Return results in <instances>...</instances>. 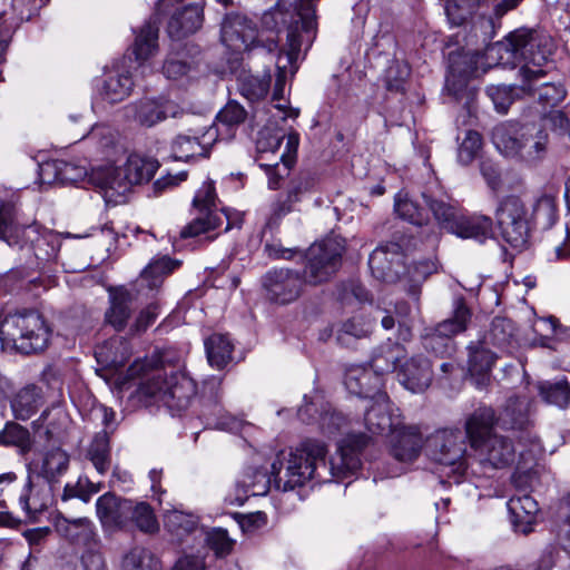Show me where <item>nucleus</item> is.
<instances>
[{
    "instance_id": "nucleus-52",
    "label": "nucleus",
    "mask_w": 570,
    "mask_h": 570,
    "mask_svg": "<svg viewBox=\"0 0 570 570\" xmlns=\"http://www.w3.org/2000/svg\"><path fill=\"white\" fill-rule=\"evenodd\" d=\"M136 120L145 127H153L164 120L160 96L157 98H144L134 106Z\"/></svg>"
},
{
    "instance_id": "nucleus-10",
    "label": "nucleus",
    "mask_w": 570,
    "mask_h": 570,
    "mask_svg": "<svg viewBox=\"0 0 570 570\" xmlns=\"http://www.w3.org/2000/svg\"><path fill=\"white\" fill-rule=\"evenodd\" d=\"M344 247L334 239L312 244L302 252L304 268L301 275L308 286L325 284L336 274L342 264Z\"/></svg>"
},
{
    "instance_id": "nucleus-46",
    "label": "nucleus",
    "mask_w": 570,
    "mask_h": 570,
    "mask_svg": "<svg viewBox=\"0 0 570 570\" xmlns=\"http://www.w3.org/2000/svg\"><path fill=\"white\" fill-rule=\"evenodd\" d=\"M532 226L539 225L542 229L550 228L558 219L557 198L552 195L540 196L530 212Z\"/></svg>"
},
{
    "instance_id": "nucleus-28",
    "label": "nucleus",
    "mask_w": 570,
    "mask_h": 570,
    "mask_svg": "<svg viewBox=\"0 0 570 570\" xmlns=\"http://www.w3.org/2000/svg\"><path fill=\"white\" fill-rule=\"evenodd\" d=\"M134 82L128 72L110 71L96 83L100 98L109 104H117L127 98Z\"/></svg>"
},
{
    "instance_id": "nucleus-11",
    "label": "nucleus",
    "mask_w": 570,
    "mask_h": 570,
    "mask_svg": "<svg viewBox=\"0 0 570 570\" xmlns=\"http://www.w3.org/2000/svg\"><path fill=\"white\" fill-rule=\"evenodd\" d=\"M262 286L268 302L285 306L301 298L308 285L301 269L282 267L266 272L262 277Z\"/></svg>"
},
{
    "instance_id": "nucleus-16",
    "label": "nucleus",
    "mask_w": 570,
    "mask_h": 570,
    "mask_svg": "<svg viewBox=\"0 0 570 570\" xmlns=\"http://www.w3.org/2000/svg\"><path fill=\"white\" fill-rule=\"evenodd\" d=\"M494 424L507 431L520 432L531 439L533 421L530 415V401L525 396L513 395L507 399Z\"/></svg>"
},
{
    "instance_id": "nucleus-51",
    "label": "nucleus",
    "mask_w": 570,
    "mask_h": 570,
    "mask_svg": "<svg viewBox=\"0 0 570 570\" xmlns=\"http://www.w3.org/2000/svg\"><path fill=\"white\" fill-rule=\"evenodd\" d=\"M124 570H160L158 558L148 549L135 547L122 559Z\"/></svg>"
},
{
    "instance_id": "nucleus-62",
    "label": "nucleus",
    "mask_w": 570,
    "mask_h": 570,
    "mask_svg": "<svg viewBox=\"0 0 570 570\" xmlns=\"http://www.w3.org/2000/svg\"><path fill=\"white\" fill-rule=\"evenodd\" d=\"M482 146V137L475 130H468L458 149V160L462 165H469L476 157Z\"/></svg>"
},
{
    "instance_id": "nucleus-12",
    "label": "nucleus",
    "mask_w": 570,
    "mask_h": 570,
    "mask_svg": "<svg viewBox=\"0 0 570 570\" xmlns=\"http://www.w3.org/2000/svg\"><path fill=\"white\" fill-rule=\"evenodd\" d=\"M161 360L157 355L136 360L128 368L130 377L140 376L137 393L146 404L161 402V394L167 387L168 377L161 368Z\"/></svg>"
},
{
    "instance_id": "nucleus-55",
    "label": "nucleus",
    "mask_w": 570,
    "mask_h": 570,
    "mask_svg": "<svg viewBox=\"0 0 570 570\" xmlns=\"http://www.w3.org/2000/svg\"><path fill=\"white\" fill-rule=\"evenodd\" d=\"M131 507L129 524L134 523L142 532L153 533L158 530V522L154 510L147 502L131 501Z\"/></svg>"
},
{
    "instance_id": "nucleus-30",
    "label": "nucleus",
    "mask_w": 570,
    "mask_h": 570,
    "mask_svg": "<svg viewBox=\"0 0 570 570\" xmlns=\"http://www.w3.org/2000/svg\"><path fill=\"white\" fill-rule=\"evenodd\" d=\"M493 228V219L487 215H462L456 222L452 234L460 238H471L483 243L490 237Z\"/></svg>"
},
{
    "instance_id": "nucleus-56",
    "label": "nucleus",
    "mask_w": 570,
    "mask_h": 570,
    "mask_svg": "<svg viewBox=\"0 0 570 570\" xmlns=\"http://www.w3.org/2000/svg\"><path fill=\"white\" fill-rule=\"evenodd\" d=\"M120 171L121 167H115L107 169L104 175L101 188L108 200L115 196H125L132 187L128 179H124Z\"/></svg>"
},
{
    "instance_id": "nucleus-22",
    "label": "nucleus",
    "mask_w": 570,
    "mask_h": 570,
    "mask_svg": "<svg viewBox=\"0 0 570 570\" xmlns=\"http://www.w3.org/2000/svg\"><path fill=\"white\" fill-rule=\"evenodd\" d=\"M399 381L405 389L417 393L425 391L432 380V364L424 355H415L401 365Z\"/></svg>"
},
{
    "instance_id": "nucleus-5",
    "label": "nucleus",
    "mask_w": 570,
    "mask_h": 570,
    "mask_svg": "<svg viewBox=\"0 0 570 570\" xmlns=\"http://www.w3.org/2000/svg\"><path fill=\"white\" fill-rule=\"evenodd\" d=\"M492 142L504 157L535 165L548 153L549 135L538 124L501 122L492 130Z\"/></svg>"
},
{
    "instance_id": "nucleus-6",
    "label": "nucleus",
    "mask_w": 570,
    "mask_h": 570,
    "mask_svg": "<svg viewBox=\"0 0 570 570\" xmlns=\"http://www.w3.org/2000/svg\"><path fill=\"white\" fill-rule=\"evenodd\" d=\"M495 224L501 238L512 248H527L533 229L527 204L515 195L500 200L494 212Z\"/></svg>"
},
{
    "instance_id": "nucleus-54",
    "label": "nucleus",
    "mask_w": 570,
    "mask_h": 570,
    "mask_svg": "<svg viewBox=\"0 0 570 570\" xmlns=\"http://www.w3.org/2000/svg\"><path fill=\"white\" fill-rule=\"evenodd\" d=\"M247 115L238 101L229 100L216 116L217 126L226 127L227 132L233 137L235 129L246 120Z\"/></svg>"
},
{
    "instance_id": "nucleus-1",
    "label": "nucleus",
    "mask_w": 570,
    "mask_h": 570,
    "mask_svg": "<svg viewBox=\"0 0 570 570\" xmlns=\"http://www.w3.org/2000/svg\"><path fill=\"white\" fill-rule=\"evenodd\" d=\"M372 439L363 433L348 434L340 445V464L326 463V445L316 440H305L287 455L277 454L272 463L271 474L258 468H248L242 484L253 495L268 492L273 484L276 490L287 492L316 480L328 481V476L346 478L354 474L362 464L361 454Z\"/></svg>"
},
{
    "instance_id": "nucleus-57",
    "label": "nucleus",
    "mask_w": 570,
    "mask_h": 570,
    "mask_svg": "<svg viewBox=\"0 0 570 570\" xmlns=\"http://www.w3.org/2000/svg\"><path fill=\"white\" fill-rule=\"evenodd\" d=\"M481 0H445V13L453 26H462L479 7Z\"/></svg>"
},
{
    "instance_id": "nucleus-45",
    "label": "nucleus",
    "mask_w": 570,
    "mask_h": 570,
    "mask_svg": "<svg viewBox=\"0 0 570 570\" xmlns=\"http://www.w3.org/2000/svg\"><path fill=\"white\" fill-rule=\"evenodd\" d=\"M482 340L489 345L491 344L501 348L511 346L515 342L514 323L507 317H494L489 332Z\"/></svg>"
},
{
    "instance_id": "nucleus-23",
    "label": "nucleus",
    "mask_w": 570,
    "mask_h": 570,
    "mask_svg": "<svg viewBox=\"0 0 570 570\" xmlns=\"http://www.w3.org/2000/svg\"><path fill=\"white\" fill-rule=\"evenodd\" d=\"M391 454L399 461L411 462L415 460L423 445V439L417 428L399 426L392 432Z\"/></svg>"
},
{
    "instance_id": "nucleus-36",
    "label": "nucleus",
    "mask_w": 570,
    "mask_h": 570,
    "mask_svg": "<svg viewBox=\"0 0 570 570\" xmlns=\"http://www.w3.org/2000/svg\"><path fill=\"white\" fill-rule=\"evenodd\" d=\"M179 265V261L171 259L169 256L157 258L141 272L138 285L153 291L157 289L161 286L164 277L173 273Z\"/></svg>"
},
{
    "instance_id": "nucleus-53",
    "label": "nucleus",
    "mask_w": 570,
    "mask_h": 570,
    "mask_svg": "<svg viewBox=\"0 0 570 570\" xmlns=\"http://www.w3.org/2000/svg\"><path fill=\"white\" fill-rule=\"evenodd\" d=\"M200 415L205 420L206 426L209 429L233 430L236 425V421L225 414L217 399L205 403Z\"/></svg>"
},
{
    "instance_id": "nucleus-19",
    "label": "nucleus",
    "mask_w": 570,
    "mask_h": 570,
    "mask_svg": "<svg viewBox=\"0 0 570 570\" xmlns=\"http://www.w3.org/2000/svg\"><path fill=\"white\" fill-rule=\"evenodd\" d=\"M519 75L523 80L522 90L529 92L538 91V99L546 106L554 107L566 98L563 86L552 82L539 83L546 72L542 68L532 69L529 66H522Z\"/></svg>"
},
{
    "instance_id": "nucleus-60",
    "label": "nucleus",
    "mask_w": 570,
    "mask_h": 570,
    "mask_svg": "<svg viewBox=\"0 0 570 570\" xmlns=\"http://www.w3.org/2000/svg\"><path fill=\"white\" fill-rule=\"evenodd\" d=\"M166 525L178 538H183L196 531L198 518L193 514L174 511L167 517Z\"/></svg>"
},
{
    "instance_id": "nucleus-34",
    "label": "nucleus",
    "mask_w": 570,
    "mask_h": 570,
    "mask_svg": "<svg viewBox=\"0 0 570 570\" xmlns=\"http://www.w3.org/2000/svg\"><path fill=\"white\" fill-rule=\"evenodd\" d=\"M272 76L269 70L255 76L243 71L237 77L239 94L250 102H256L266 97L271 87Z\"/></svg>"
},
{
    "instance_id": "nucleus-17",
    "label": "nucleus",
    "mask_w": 570,
    "mask_h": 570,
    "mask_svg": "<svg viewBox=\"0 0 570 570\" xmlns=\"http://www.w3.org/2000/svg\"><path fill=\"white\" fill-rule=\"evenodd\" d=\"M130 499L107 492L96 502L97 515L102 527L108 529H122L129 524V514L132 511Z\"/></svg>"
},
{
    "instance_id": "nucleus-58",
    "label": "nucleus",
    "mask_w": 570,
    "mask_h": 570,
    "mask_svg": "<svg viewBox=\"0 0 570 570\" xmlns=\"http://www.w3.org/2000/svg\"><path fill=\"white\" fill-rule=\"evenodd\" d=\"M205 541L207 547L214 551L218 558L228 556L235 544V541L229 538L227 530L223 528H213L206 532Z\"/></svg>"
},
{
    "instance_id": "nucleus-25",
    "label": "nucleus",
    "mask_w": 570,
    "mask_h": 570,
    "mask_svg": "<svg viewBox=\"0 0 570 570\" xmlns=\"http://www.w3.org/2000/svg\"><path fill=\"white\" fill-rule=\"evenodd\" d=\"M203 7L191 3L178 9L169 19L167 32L171 39H181L196 32L203 24Z\"/></svg>"
},
{
    "instance_id": "nucleus-31",
    "label": "nucleus",
    "mask_w": 570,
    "mask_h": 570,
    "mask_svg": "<svg viewBox=\"0 0 570 570\" xmlns=\"http://www.w3.org/2000/svg\"><path fill=\"white\" fill-rule=\"evenodd\" d=\"M57 532L75 544L88 546L94 541L95 528L88 518L67 519L58 518Z\"/></svg>"
},
{
    "instance_id": "nucleus-39",
    "label": "nucleus",
    "mask_w": 570,
    "mask_h": 570,
    "mask_svg": "<svg viewBox=\"0 0 570 570\" xmlns=\"http://www.w3.org/2000/svg\"><path fill=\"white\" fill-rule=\"evenodd\" d=\"M508 509L513 515L514 525L524 524L525 528L522 531L528 533L539 511L537 501L529 494L513 497L508 502Z\"/></svg>"
},
{
    "instance_id": "nucleus-49",
    "label": "nucleus",
    "mask_w": 570,
    "mask_h": 570,
    "mask_svg": "<svg viewBox=\"0 0 570 570\" xmlns=\"http://www.w3.org/2000/svg\"><path fill=\"white\" fill-rule=\"evenodd\" d=\"M225 218L223 213L218 212H198V215L186 225L181 232V238L196 237L203 233H207L209 230H214L218 228Z\"/></svg>"
},
{
    "instance_id": "nucleus-4",
    "label": "nucleus",
    "mask_w": 570,
    "mask_h": 570,
    "mask_svg": "<svg viewBox=\"0 0 570 570\" xmlns=\"http://www.w3.org/2000/svg\"><path fill=\"white\" fill-rule=\"evenodd\" d=\"M494 410L480 406L466 419V431L471 449L478 462L491 469H502L514 461L515 449L512 441L493 432Z\"/></svg>"
},
{
    "instance_id": "nucleus-9",
    "label": "nucleus",
    "mask_w": 570,
    "mask_h": 570,
    "mask_svg": "<svg viewBox=\"0 0 570 570\" xmlns=\"http://www.w3.org/2000/svg\"><path fill=\"white\" fill-rule=\"evenodd\" d=\"M471 320V311L463 299L454 303L453 315L435 326L426 327L421 335L423 348L438 357H452L456 351L454 336L466 330Z\"/></svg>"
},
{
    "instance_id": "nucleus-21",
    "label": "nucleus",
    "mask_w": 570,
    "mask_h": 570,
    "mask_svg": "<svg viewBox=\"0 0 570 570\" xmlns=\"http://www.w3.org/2000/svg\"><path fill=\"white\" fill-rule=\"evenodd\" d=\"M108 293L109 307L105 312V323L115 331L121 332L136 309L135 297L124 286L111 287Z\"/></svg>"
},
{
    "instance_id": "nucleus-48",
    "label": "nucleus",
    "mask_w": 570,
    "mask_h": 570,
    "mask_svg": "<svg viewBox=\"0 0 570 570\" xmlns=\"http://www.w3.org/2000/svg\"><path fill=\"white\" fill-rule=\"evenodd\" d=\"M88 456L96 470L104 474L110 466L109 432L102 430L96 433L89 450Z\"/></svg>"
},
{
    "instance_id": "nucleus-37",
    "label": "nucleus",
    "mask_w": 570,
    "mask_h": 570,
    "mask_svg": "<svg viewBox=\"0 0 570 570\" xmlns=\"http://www.w3.org/2000/svg\"><path fill=\"white\" fill-rule=\"evenodd\" d=\"M157 169V160L135 155L127 159L126 164L121 167L120 175L134 186L149 181Z\"/></svg>"
},
{
    "instance_id": "nucleus-33",
    "label": "nucleus",
    "mask_w": 570,
    "mask_h": 570,
    "mask_svg": "<svg viewBox=\"0 0 570 570\" xmlns=\"http://www.w3.org/2000/svg\"><path fill=\"white\" fill-rule=\"evenodd\" d=\"M42 404V390L36 384H28L17 392L11 400V410L17 420L30 419Z\"/></svg>"
},
{
    "instance_id": "nucleus-26",
    "label": "nucleus",
    "mask_w": 570,
    "mask_h": 570,
    "mask_svg": "<svg viewBox=\"0 0 570 570\" xmlns=\"http://www.w3.org/2000/svg\"><path fill=\"white\" fill-rule=\"evenodd\" d=\"M364 423L368 432L376 435L392 433L401 426L399 417H394L389 396L385 400H375L364 415Z\"/></svg>"
},
{
    "instance_id": "nucleus-38",
    "label": "nucleus",
    "mask_w": 570,
    "mask_h": 570,
    "mask_svg": "<svg viewBox=\"0 0 570 570\" xmlns=\"http://www.w3.org/2000/svg\"><path fill=\"white\" fill-rule=\"evenodd\" d=\"M538 393L542 400L556 405L560 409H566L570 404V383L567 377L540 381L537 384Z\"/></svg>"
},
{
    "instance_id": "nucleus-24",
    "label": "nucleus",
    "mask_w": 570,
    "mask_h": 570,
    "mask_svg": "<svg viewBox=\"0 0 570 570\" xmlns=\"http://www.w3.org/2000/svg\"><path fill=\"white\" fill-rule=\"evenodd\" d=\"M497 355L489 350L483 340L471 342L468 345V366L478 385L483 386L489 381L490 373L495 363Z\"/></svg>"
},
{
    "instance_id": "nucleus-8",
    "label": "nucleus",
    "mask_w": 570,
    "mask_h": 570,
    "mask_svg": "<svg viewBox=\"0 0 570 570\" xmlns=\"http://www.w3.org/2000/svg\"><path fill=\"white\" fill-rule=\"evenodd\" d=\"M466 428V424L464 425ZM468 431L443 429L426 439L428 455L435 462L450 466L451 472L463 475L471 466V456L466 453Z\"/></svg>"
},
{
    "instance_id": "nucleus-15",
    "label": "nucleus",
    "mask_w": 570,
    "mask_h": 570,
    "mask_svg": "<svg viewBox=\"0 0 570 570\" xmlns=\"http://www.w3.org/2000/svg\"><path fill=\"white\" fill-rule=\"evenodd\" d=\"M69 462L68 453L60 448H55L28 464V475L57 488L69 469Z\"/></svg>"
},
{
    "instance_id": "nucleus-43",
    "label": "nucleus",
    "mask_w": 570,
    "mask_h": 570,
    "mask_svg": "<svg viewBox=\"0 0 570 570\" xmlns=\"http://www.w3.org/2000/svg\"><path fill=\"white\" fill-rule=\"evenodd\" d=\"M205 350L209 364L217 368H223L232 360L233 344L226 335H210L205 341Z\"/></svg>"
},
{
    "instance_id": "nucleus-64",
    "label": "nucleus",
    "mask_w": 570,
    "mask_h": 570,
    "mask_svg": "<svg viewBox=\"0 0 570 570\" xmlns=\"http://www.w3.org/2000/svg\"><path fill=\"white\" fill-rule=\"evenodd\" d=\"M515 88L505 85L489 86L487 88L488 97L493 101L499 112L505 114L515 98Z\"/></svg>"
},
{
    "instance_id": "nucleus-47",
    "label": "nucleus",
    "mask_w": 570,
    "mask_h": 570,
    "mask_svg": "<svg viewBox=\"0 0 570 570\" xmlns=\"http://www.w3.org/2000/svg\"><path fill=\"white\" fill-rule=\"evenodd\" d=\"M0 445L18 448L24 454L32 448V440L28 429L17 422H7L0 431Z\"/></svg>"
},
{
    "instance_id": "nucleus-27",
    "label": "nucleus",
    "mask_w": 570,
    "mask_h": 570,
    "mask_svg": "<svg viewBox=\"0 0 570 570\" xmlns=\"http://www.w3.org/2000/svg\"><path fill=\"white\" fill-rule=\"evenodd\" d=\"M24 490L26 492L20 495L19 503L28 515L35 517L49 507L56 488L28 475Z\"/></svg>"
},
{
    "instance_id": "nucleus-44",
    "label": "nucleus",
    "mask_w": 570,
    "mask_h": 570,
    "mask_svg": "<svg viewBox=\"0 0 570 570\" xmlns=\"http://www.w3.org/2000/svg\"><path fill=\"white\" fill-rule=\"evenodd\" d=\"M473 71L474 70L470 67L462 68L460 61H451L445 80V88L456 100H462L465 94H468V97L473 96V92L468 90V79Z\"/></svg>"
},
{
    "instance_id": "nucleus-14",
    "label": "nucleus",
    "mask_w": 570,
    "mask_h": 570,
    "mask_svg": "<svg viewBox=\"0 0 570 570\" xmlns=\"http://www.w3.org/2000/svg\"><path fill=\"white\" fill-rule=\"evenodd\" d=\"M315 0H295L288 26L291 56L299 50L303 43H311L316 32Z\"/></svg>"
},
{
    "instance_id": "nucleus-59",
    "label": "nucleus",
    "mask_w": 570,
    "mask_h": 570,
    "mask_svg": "<svg viewBox=\"0 0 570 570\" xmlns=\"http://www.w3.org/2000/svg\"><path fill=\"white\" fill-rule=\"evenodd\" d=\"M317 424L324 434L331 436L340 432L341 429L346 425V417L326 402L324 407H322Z\"/></svg>"
},
{
    "instance_id": "nucleus-40",
    "label": "nucleus",
    "mask_w": 570,
    "mask_h": 570,
    "mask_svg": "<svg viewBox=\"0 0 570 570\" xmlns=\"http://www.w3.org/2000/svg\"><path fill=\"white\" fill-rule=\"evenodd\" d=\"M422 197L424 204L429 207L440 227L452 233L461 216L459 209L450 203L438 199L426 193H423Z\"/></svg>"
},
{
    "instance_id": "nucleus-50",
    "label": "nucleus",
    "mask_w": 570,
    "mask_h": 570,
    "mask_svg": "<svg viewBox=\"0 0 570 570\" xmlns=\"http://www.w3.org/2000/svg\"><path fill=\"white\" fill-rule=\"evenodd\" d=\"M195 67L186 48L170 52L163 66V72L168 79L177 80L187 76Z\"/></svg>"
},
{
    "instance_id": "nucleus-3",
    "label": "nucleus",
    "mask_w": 570,
    "mask_h": 570,
    "mask_svg": "<svg viewBox=\"0 0 570 570\" xmlns=\"http://www.w3.org/2000/svg\"><path fill=\"white\" fill-rule=\"evenodd\" d=\"M0 239L23 252L21 259L31 269L56 262L61 247L60 235L38 224L19 225L12 203L0 202Z\"/></svg>"
},
{
    "instance_id": "nucleus-32",
    "label": "nucleus",
    "mask_w": 570,
    "mask_h": 570,
    "mask_svg": "<svg viewBox=\"0 0 570 570\" xmlns=\"http://www.w3.org/2000/svg\"><path fill=\"white\" fill-rule=\"evenodd\" d=\"M159 24L160 16L155 12L140 28L134 43L136 60L144 61L157 50Z\"/></svg>"
},
{
    "instance_id": "nucleus-18",
    "label": "nucleus",
    "mask_w": 570,
    "mask_h": 570,
    "mask_svg": "<svg viewBox=\"0 0 570 570\" xmlns=\"http://www.w3.org/2000/svg\"><path fill=\"white\" fill-rule=\"evenodd\" d=\"M195 395V382L183 373H173L168 377L165 392L161 394V403L171 415H179L189 407Z\"/></svg>"
},
{
    "instance_id": "nucleus-63",
    "label": "nucleus",
    "mask_w": 570,
    "mask_h": 570,
    "mask_svg": "<svg viewBox=\"0 0 570 570\" xmlns=\"http://www.w3.org/2000/svg\"><path fill=\"white\" fill-rule=\"evenodd\" d=\"M395 213L404 220L413 225L422 226L428 222V215L411 199L396 200Z\"/></svg>"
},
{
    "instance_id": "nucleus-35",
    "label": "nucleus",
    "mask_w": 570,
    "mask_h": 570,
    "mask_svg": "<svg viewBox=\"0 0 570 570\" xmlns=\"http://www.w3.org/2000/svg\"><path fill=\"white\" fill-rule=\"evenodd\" d=\"M404 356V347L399 343H386L377 347L371 357V368L381 377L396 370Z\"/></svg>"
},
{
    "instance_id": "nucleus-7",
    "label": "nucleus",
    "mask_w": 570,
    "mask_h": 570,
    "mask_svg": "<svg viewBox=\"0 0 570 570\" xmlns=\"http://www.w3.org/2000/svg\"><path fill=\"white\" fill-rule=\"evenodd\" d=\"M498 52L508 55L507 62L522 60L524 66L532 63L541 68L553 51L552 39L535 29L520 28L509 33L498 43Z\"/></svg>"
},
{
    "instance_id": "nucleus-42",
    "label": "nucleus",
    "mask_w": 570,
    "mask_h": 570,
    "mask_svg": "<svg viewBox=\"0 0 570 570\" xmlns=\"http://www.w3.org/2000/svg\"><path fill=\"white\" fill-rule=\"evenodd\" d=\"M438 271L436 263L431 259L415 262L413 265H406V273L403 277L406 281L405 291L413 298L419 299L421 285L426 278Z\"/></svg>"
},
{
    "instance_id": "nucleus-41",
    "label": "nucleus",
    "mask_w": 570,
    "mask_h": 570,
    "mask_svg": "<svg viewBox=\"0 0 570 570\" xmlns=\"http://www.w3.org/2000/svg\"><path fill=\"white\" fill-rule=\"evenodd\" d=\"M195 131L194 136L178 135L171 142L173 157L176 160L189 161L196 157L207 158L209 150L204 146Z\"/></svg>"
},
{
    "instance_id": "nucleus-29",
    "label": "nucleus",
    "mask_w": 570,
    "mask_h": 570,
    "mask_svg": "<svg viewBox=\"0 0 570 570\" xmlns=\"http://www.w3.org/2000/svg\"><path fill=\"white\" fill-rule=\"evenodd\" d=\"M373 321L364 314H355L341 323L336 330V341L345 347H354L358 340L368 337L373 332Z\"/></svg>"
},
{
    "instance_id": "nucleus-61",
    "label": "nucleus",
    "mask_w": 570,
    "mask_h": 570,
    "mask_svg": "<svg viewBox=\"0 0 570 570\" xmlns=\"http://www.w3.org/2000/svg\"><path fill=\"white\" fill-rule=\"evenodd\" d=\"M48 171H55V178L61 183H76L87 175V171L83 167H78L65 161L47 164L46 166L41 167V174Z\"/></svg>"
},
{
    "instance_id": "nucleus-2",
    "label": "nucleus",
    "mask_w": 570,
    "mask_h": 570,
    "mask_svg": "<svg viewBox=\"0 0 570 570\" xmlns=\"http://www.w3.org/2000/svg\"><path fill=\"white\" fill-rule=\"evenodd\" d=\"M293 10L265 12L262 17L263 30L258 31L256 24L246 16L238 12H230L225 16L220 28L222 42L235 52H247L248 57L259 55L266 56L272 61L274 53L278 50V22L286 27V56L288 62L294 63L301 49L291 56L288 42V26Z\"/></svg>"
},
{
    "instance_id": "nucleus-20",
    "label": "nucleus",
    "mask_w": 570,
    "mask_h": 570,
    "mask_svg": "<svg viewBox=\"0 0 570 570\" xmlns=\"http://www.w3.org/2000/svg\"><path fill=\"white\" fill-rule=\"evenodd\" d=\"M345 386L347 391L358 397L385 400L386 393L382 391L383 379L372 368L352 367L345 374Z\"/></svg>"
},
{
    "instance_id": "nucleus-13",
    "label": "nucleus",
    "mask_w": 570,
    "mask_h": 570,
    "mask_svg": "<svg viewBox=\"0 0 570 570\" xmlns=\"http://www.w3.org/2000/svg\"><path fill=\"white\" fill-rule=\"evenodd\" d=\"M368 267L372 275L385 283H396L406 273L405 255L397 243L379 245L370 255Z\"/></svg>"
}]
</instances>
